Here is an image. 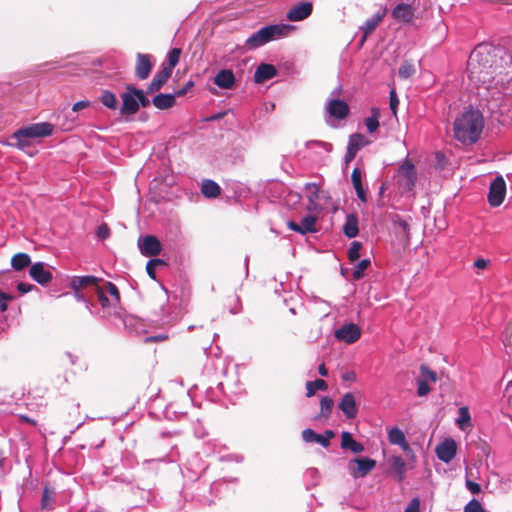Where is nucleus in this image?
I'll use <instances>...</instances> for the list:
<instances>
[{
	"mask_svg": "<svg viewBox=\"0 0 512 512\" xmlns=\"http://www.w3.org/2000/svg\"><path fill=\"white\" fill-rule=\"evenodd\" d=\"M484 127V118L478 109L469 106L456 117L453 124L455 138L465 145L478 141Z\"/></svg>",
	"mask_w": 512,
	"mask_h": 512,
	"instance_id": "1",
	"label": "nucleus"
},
{
	"mask_svg": "<svg viewBox=\"0 0 512 512\" xmlns=\"http://www.w3.org/2000/svg\"><path fill=\"white\" fill-rule=\"evenodd\" d=\"M467 71L470 81L485 85L492 78V56L486 45H478L470 54L467 62Z\"/></svg>",
	"mask_w": 512,
	"mask_h": 512,
	"instance_id": "2",
	"label": "nucleus"
},
{
	"mask_svg": "<svg viewBox=\"0 0 512 512\" xmlns=\"http://www.w3.org/2000/svg\"><path fill=\"white\" fill-rule=\"evenodd\" d=\"M292 31L293 26L289 24L267 25L250 35L245 41V46L250 50L257 49L270 41L288 36Z\"/></svg>",
	"mask_w": 512,
	"mask_h": 512,
	"instance_id": "3",
	"label": "nucleus"
},
{
	"mask_svg": "<svg viewBox=\"0 0 512 512\" xmlns=\"http://www.w3.org/2000/svg\"><path fill=\"white\" fill-rule=\"evenodd\" d=\"M95 292L104 312L116 313L120 305V293L117 286L112 282H105L102 286H96Z\"/></svg>",
	"mask_w": 512,
	"mask_h": 512,
	"instance_id": "4",
	"label": "nucleus"
},
{
	"mask_svg": "<svg viewBox=\"0 0 512 512\" xmlns=\"http://www.w3.org/2000/svg\"><path fill=\"white\" fill-rule=\"evenodd\" d=\"M54 126L48 122L34 123L15 131V137L26 136L30 139L48 137L53 133Z\"/></svg>",
	"mask_w": 512,
	"mask_h": 512,
	"instance_id": "5",
	"label": "nucleus"
},
{
	"mask_svg": "<svg viewBox=\"0 0 512 512\" xmlns=\"http://www.w3.org/2000/svg\"><path fill=\"white\" fill-rule=\"evenodd\" d=\"M417 180V175L414 165L409 162H403L398 168V184L399 187L405 191H412Z\"/></svg>",
	"mask_w": 512,
	"mask_h": 512,
	"instance_id": "6",
	"label": "nucleus"
},
{
	"mask_svg": "<svg viewBox=\"0 0 512 512\" xmlns=\"http://www.w3.org/2000/svg\"><path fill=\"white\" fill-rule=\"evenodd\" d=\"M376 466V461L368 458H354L348 462V471L353 478H363Z\"/></svg>",
	"mask_w": 512,
	"mask_h": 512,
	"instance_id": "7",
	"label": "nucleus"
},
{
	"mask_svg": "<svg viewBox=\"0 0 512 512\" xmlns=\"http://www.w3.org/2000/svg\"><path fill=\"white\" fill-rule=\"evenodd\" d=\"M506 195V183L502 176H497L490 184L488 192V203L492 207L500 206Z\"/></svg>",
	"mask_w": 512,
	"mask_h": 512,
	"instance_id": "8",
	"label": "nucleus"
},
{
	"mask_svg": "<svg viewBox=\"0 0 512 512\" xmlns=\"http://www.w3.org/2000/svg\"><path fill=\"white\" fill-rule=\"evenodd\" d=\"M334 336L346 344H353L360 338L361 330L354 323H346L335 331Z\"/></svg>",
	"mask_w": 512,
	"mask_h": 512,
	"instance_id": "9",
	"label": "nucleus"
},
{
	"mask_svg": "<svg viewBox=\"0 0 512 512\" xmlns=\"http://www.w3.org/2000/svg\"><path fill=\"white\" fill-rule=\"evenodd\" d=\"M138 245L143 255L155 257L161 253L162 245L154 235H146L139 239Z\"/></svg>",
	"mask_w": 512,
	"mask_h": 512,
	"instance_id": "10",
	"label": "nucleus"
},
{
	"mask_svg": "<svg viewBox=\"0 0 512 512\" xmlns=\"http://www.w3.org/2000/svg\"><path fill=\"white\" fill-rule=\"evenodd\" d=\"M313 11V4L310 1L301 2L293 5L287 15L286 18L291 22H298L307 19Z\"/></svg>",
	"mask_w": 512,
	"mask_h": 512,
	"instance_id": "11",
	"label": "nucleus"
},
{
	"mask_svg": "<svg viewBox=\"0 0 512 512\" xmlns=\"http://www.w3.org/2000/svg\"><path fill=\"white\" fill-rule=\"evenodd\" d=\"M435 452L439 460L449 463L456 456L457 444L453 439L448 438L437 445Z\"/></svg>",
	"mask_w": 512,
	"mask_h": 512,
	"instance_id": "12",
	"label": "nucleus"
},
{
	"mask_svg": "<svg viewBox=\"0 0 512 512\" xmlns=\"http://www.w3.org/2000/svg\"><path fill=\"white\" fill-rule=\"evenodd\" d=\"M338 407L347 419H354L358 414L356 399L351 392H347L342 396Z\"/></svg>",
	"mask_w": 512,
	"mask_h": 512,
	"instance_id": "13",
	"label": "nucleus"
},
{
	"mask_svg": "<svg viewBox=\"0 0 512 512\" xmlns=\"http://www.w3.org/2000/svg\"><path fill=\"white\" fill-rule=\"evenodd\" d=\"M30 277L40 285H46L52 280V273L46 268L45 263L36 262L29 270Z\"/></svg>",
	"mask_w": 512,
	"mask_h": 512,
	"instance_id": "14",
	"label": "nucleus"
},
{
	"mask_svg": "<svg viewBox=\"0 0 512 512\" xmlns=\"http://www.w3.org/2000/svg\"><path fill=\"white\" fill-rule=\"evenodd\" d=\"M122 106L120 112L122 115H134L139 110V103L137 97L131 90H127L121 94Z\"/></svg>",
	"mask_w": 512,
	"mask_h": 512,
	"instance_id": "15",
	"label": "nucleus"
},
{
	"mask_svg": "<svg viewBox=\"0 0 512 512\" xmlns=\"http://www.w3.org/2000/svg\"><path fill=\"white\" fill-rule=\"evenodd\" d=\"M316 217L313 215H307L301 219L300 223H296L294 221L288 222V227L295 232H298L302 235L307 233H312L316 231L315 228Z\"/></svg>",
	"mask_w": 512,
	"mask_h": 512,
	"instance_id": "16",
	"label": "nucleus"
},
{
	"mask_svg": "<svg viewBox=\"0 0 512 512\" xmlns=\"http://www.w3.org/2000/svg\"><path fill=\"white\" fill-rule=\"evenodd\" d=\"M152 69L151 56L148 54H137V62L135 67V75L140 80H145L149 77Z\"/></svg>",
	"mask_w": 512,
	"mask_h": 512,
	"instance_id": "17",
	"label": "nucleus"
},
{
	"mask_svg": "<svg viewBox=\"0 0 512 512\" xmlns=\"http://www.w3.org/2000/svg\"><path fill=\"white\" fill-rule=\"evenodd\" d=\"M326 111L331 117L344 119L349 113V106L345 101L332 99L327 102Z\"/></svg>",
	"mask_w": 512,
	"mask_h": 512,
	"instance_id": "18",
	"label": "nucleus"
},
{
	"mask_svg": "<svg viewBox=\"0 0 512 512\" xmlns=\"http://www.w3.org/2000/svg\"><path fill=\"white\" fill-rule=\"evenodd\" d=\"M362 178L363 172L361 171L360 168L355 167L351 173V182L359 201H361L362 203H366L368 200L367 190L363 186Z\"/></svg>",
	"mask_w": 512,
	"mask_h": 512,
	"instance_id": "19",
	"label": "nucleus"
},
{
	"mask_svg": "<svg viewBox=\"0 0 512 512\" xmlns=\"http://www.w3.org/2000/svg\"><path fill=\"white\" fill-rule=\"evenodd\" d=\"M171 76V67H163L153 77L152 81L147 86L146 93H153L162 88Z\"/></svg>",
	"mask_w": 512,
	"mask_h": 512,
	"instance_id": "20",
	"label": "nucleus"
},
{
	"mask_svg": "<svg viewBox=\"0 0 512 512\" xmlns=\"http://www.w3.org/2000/svg\"><path fill=\"white\" fill-rule=\"evenodd\" d=\"M304 189L308 192L307 198L309 201V209H321V204L319 203V200L321 197H324V192L320 191L319 186L315 183H306Z\"/></svg>",
	"mask_w": 512,
	"mask_h": 512,
	"instance_id": "21",
	"label": "nucleus"
},
{
	"mask_svg": "<svg viewBox=\"0 0 512 512\" xmlns=\"http://www.w3.org/2000/svg\"><path fill=\"white\" fill-rule=\"evenodd\" d=\"M234 83L235 76L230 69H222L214 77V84L221 89H231Z\"/></svg>",
	"mask_w": 512,
	"mask_h": 512,
	"instance_id": "22",
	"label": "nucleus"
},
{
	"mask_svg": "<svg viewBox=\"0 0 512 512\" xmlns=\"http://www.w3.org/2000/svg\"><path fill=\"white\" fill-rule=\"evenodd\" d=\"M276 74L277 70L274 65L262 63L257 67L255 71L254 80L256 83H263L274 78Z\"/></svg>",
	"mask_w": 512,
	"mask_h": 512,
	"instance_id": "23",
	"label": "nucleus"
},
{
	"mask_svg": "<svg viewBox=\"0 0 512 512\" xmlns=\"http://www.w3.org/2000/svg\"><path fill=\"white\" fill-rule=\"evenodd\" d=\"M391 222L395 229H399V230H397V232H398L400 238L405 242H409V240H410V224L408 223V221L405 219H402L400 217V215H398V214H393L391 216Z\"/></svg>",
	"mask_w": 512,
	"mask_h": 512,
	"instance_id": "24",
	"label": "nucleus"
},
{
	"mask_svg": "<svg viewBox=\"0 0 512 512\" xmlns=\"http://www.w3.org/2000/svg\"><path fill=\"white\" fill-rule=\"evenodd\" d=\"M388 440L391 444L399 445L403 451H410V446L406 440L405 434L397 427H393L388 431Z\"/></svg>",
	"mask_w": 512,
	"mask_h": 512,
	"instance_id": "25",
	"label": "nucleus"
},
{
	"mask_svg": "<svg viewBox=\"0 0 512 512\" xmlns=\"http://www.w3.org/2000/svg\"><path fill=\"white\" fill-rule=\"evenodd\" d=\"M394 19L403 22H410L413 17V10L409 4L400 3L392 11Z\"/></svg>",
	"mask_w": 512,
	"mask_h": 512,
	"instance_id": "26",
	"label": "nucleus"
},
{
	"mask_svg": "<svg viewBox=\"0 0 512 512\" xmlns=\"http://www.w3.org/2000/svg\"><path fill=\"white\" fill-rule=\"evenodd\" d=\"M341 447L343 449H350L353 453H361L364 451L362 443L356 441L351 433L344 431L341 434Z\"/></svg>",
	"mask_w": 512,
	"mask_h": 512,
	"instance_id": "27",
	"label": "nucleus"
},
{
	"mask_svg": "<svg viewBox=\"0 0 512 512\" xmlns=\"http://www.w3.org/2000/svg\"><path fill=\"white\" fill-rule=\"evenodd\" d=\"M73 290L81 289L86 286H98V278L91 275L86 276H73L70 282Z\"/></svg>",
	"mask_w": 512,
	"mask_h": 512,
	"instance_id": "28",
	"label": "nucleus"
},
{
	"mask_svg": "<svg viewBox=\"0 0 512 512\" xmlns=\"http://www.w3.org/2000/svg\"><path fill=\"white\" fill-rule=\"evenodd\" d=\"M358 218L355 214H348L343 225V233L348 238H354L358 235Z\"/></svg>",
	"mask_w": 512,
	"mask_h": 512,
	"instance_id": "29",
	"label": "nucleus"
},
{
	"mask_svg": "<svg viewBox=\"0 0 512 512\" xmlns=\"http://www.w3.org/2000/svg\"><path fill=\"white\" fill-rule=\"evenodd\" d=\"M152 103L160 110L169 109L175 105V94L160 93L152 99Z\"/></svg>",
	"mask_w": 512,
	"mask_h": 512,
	"instance_id": "30",
	"label": "nucleus"
},
{
	"mask_svg": "<svg viewBox=\"0 0 512 512\" xmlns=\"http://www.w3.org/2000/svg\"><path fill=\"white\" fill-rule=\"evenodd\" d=\"M201 192L206 198H216L221 193L220 186L213 180H203L201 185Z\"/></svg>",
	"mask_w": 512,
	"mask_h": 512,
	"instance_id": "31",
	"label": "nucleus"
},
{
	"mask_svg": "<svg viewBox=\"0 0 512 512\" xmlns=\"http://www.w3.org/2000/svg\"><path fill=\"white\" fill-rule=\"evenodd\" d=\"M391 472L396 475L398 481L405 478L406 463L400 456H393L391 458Z\"/></svg>",
	"mask_w": 512,
	"mask_h": 512,
	"instance_id": "32",
	"label": "nucleus"
},
{
	"mask_svg": "<svg viewBox=\"0 0 512 512\" xmlns=\"http://www.w3.org/2000/svg\"><path fill=\"white\" fill-rule=\"evenodd\" d=\"M31 263V258L27 253H17L11 259V266L16 271H21Z\"/></svg>",
	"mask_w": 512,
	"mask_h": 512,
	"instance_id": "33",
	"label": "nucleus"
},
{
	"mask_svg": "<svg viewBox=\"0 0 512 512\" xmlns=\"http://www.w3.org/2000/svg\"><path fill=\"white\" fill-rule=\"evenodd\" d=\"M382 19H383V15L379 14V13L368 18L365 21L364 25L361 27L364 37H367L369 34H371L376 29V27L380 24Z\"/></svg>",
	"mask_w": 512,
	"mask_h": 512,
	"instance_id": "34",
	"label": "nucleus"
},
{
	"mask_svg": "<svg viewBox=\"0 0 512 512\" xmlns=\"http://www.w3.org/2000/svg\"><path fill=\"white\" fill-rule=\"evenodd\" d=\"M302 438L307 443L316 442L323 446L324 448H327L326 439H323L322 434H317L314 430L310 428L304 429L302 431Z\"/></svg>",
	"mask_w": 512,
	"mask_h": 512,
	"instance_id": "35",
	"label": "nucleus"
},
{
	"mask_svg": "<svg viewBox=\"0 0 512 512\" xmlns=\"http://www.w3.org/2000/svg\"><path fill=\"white\" fill-rule=\"evenodd\" d=\"M456 423L461 430L471 426V416L468 407L462 406L459 408Z\"/></svg>",
	"mask_w": 512,
	"mask_h": 512,
	"instance_id": "36",
	"label": "nucleus"
},
{
	"mask_svg": "<svg viewBox=\"0 0 512 512\" xmlns=\"http://www.w3.org/2000/svg\"><path fill=\"white\" fill-rule=\"evenodd\" d=\"M380 110L377 107L371 109V116L365 119V126L370 133L375 132L379 127Z\"/></svg>",
	"mask_w": 512,
	"mask_h": 512,
	"instance_id": "37",
	"label": "nucleus"
},
{
	"mask_svg": "<svg viewBox=\"0 0 512 512\" xmlns=\"http://www.w3.org/2000/svg\"><path fill=\"white\" fill-rule=\"evenodd\" d=\"M333 407L334 401L330 397H322L320 401V413L318 415V418H329L332 413Z\"/></svg>",
	"mask_w": 512,
	"mask_h": 512,
	"instance_id": "38",
	"label": "nucleus"
},
{
	"mask_svg": "<svg viewBox=\"0 0 512 512\" xmlns=\"http://www.w3.org/2000/svg\"><path fill=\"white\" fill-rule=\"evenodd\" d=\"M369 142L366 140L365 136L360 133H354L350 135L348 145L355 151H359L361 148L366 146Z\"/></svg>",
	"mask_w": 512,
	"mask_h": 512,
	"instance_id": "39",
	"label": "nucleus"
},
{
	"mask_svg": "<svg viewBox=\"0 0 512 512\" xmlns=\"http://www.w3.org/2000/svg\"><path fill=\"white\" fill-rule=\"evenodd\" d=\"M327 383L322 379H316L314 381H308L306 383V396L312 397L317 390H326L327 389Z\"/></svg>",
	"mask_w": 512,
	"mask_h": 512,
	"instance_id": "40",
	"label": "nucleus"
},
{
	"mask_svg": "<svg viewBox=\"0 0 512 512\" xmlns=\"http://www.w3.org/2000/svg\"><path fill=\"white\" fill-rule=\"evenodd\" d=\"M100 99H101V103L105 107L112 109V110H115L117 108V105H118L117 98H116L115 94L112 93L111 91L104 90L101 94Z\"/></svg>",
	"mask_w": 512,
	"mask_h": 512,
	"instance_id": "41",
	"label": "nucleus"
},
{
	"mask_svg": "<svg viewBox=\"0 0 512 512\" xmlns=\"http://www.w3.org/2000/svg\"><path fill=\"white\" fill-rule=\"evenodd\" d=\"M126 89L127 90H131L132 93L137 97V101L139 103V107L142 106V107L146 108V107H148L150 105L151 102L148 99V97L146 96V92L145 91H143L142 89H138V88H136L133 85H127Z\"/></svg>",
	"mask_w": 512,
	"mask_h": 512,
	"instance_id": "42",
	"label": "nucleus"
},
{
	"mask_svg": "<svg viewBox=\"0 0 512 512\" xmlns=\"http://www.w3.org/2000/svg\"><path fill=\"white\" fill-rule=\"evenodd\" d=\"M54 495L55 493L53 490H50L48 487L44 488L41 499L42 509L51 510L53 508Z\"/></svg>",
	"mask_w": 512,
	"mask_h": 512,
	"instance_id": "43",
	"label": "nucleus"
},
{
	"mask_svg": "<svg viewBox=\"0 0 512 512\" xmlns=\"http://www.w3.org/2000/svg\"><path fill=\"white\" fill-rule=\"evenodd\" d=\"M415 71V66L411 62L404 61L399 67L398 75L402 79H408L415 73Z\"/></svg>",
	"mask_w": 512,
	"mask_h": 512,
	"instance_id": "44",
	"label": "nucleus"
},
{
	"mask_svg": "<svg viewBox=\"0 0 512 512\" xmlns=\"http://www.w3.org/2000/svg\"><path fill=\"white\" fill-rule=\"evenodd\" d=\"M418 379L429 383H435L437 381V374L429 369L428 366L422 364L420 366V376Z\"/></svg>",
	"mask_w": 512,
	"mask_h": 512,
	"instance_id": "45",
	"label": "nucleus"
},
{
	"mask_svg": "<svg viewBox=\"0 0 512 512\" xmlns=\"http://www.w3.org/2000/svg\"><path fill=\"white\" fill-rule=\"evenodd\" d=\"M370 260L369 259H363L361 260L357 265H356V268L354 269V271L352 272V277L354 280H360L364 277V272L365 270L369 267L370 265Z\"/></svg>",
	"mask_w": 512,
	"mask_h": 512,
	"instance_id": "46",
	"label": "nucleus"
},
{
	"mask_svg": "<svg viewBox=\"0 0 512 512\" xmlns=\"http://www.w3.org/2000/svg\"><path fill=\"white\" fill-rule=\"evenodd\" d=\"M361 248L362 244L360 242L354 241L351 243L348 250V258L351 262H355L359 259Z\"/></svg>",
	"mask_w": 512,
	"mask_h": 512,
	"instance_id": "47",
	"label": "nucleus"
},
{
	"mask_svg": "<svg viewBox=\"0 0 512 512\" xmlns=\"http://www.w3.org/2000/svg\"><path fill=\"white\" fill-rule=\"evenodd\" d=\"M180 49L173 48L168 52L167 59L169 62V66L171 67V70L178 64L179 58H180Z\"/></svg>",
	"mask_w": 512,
	"mask_h": 512,
	"instance_id": "48",
	"label": "nucleus"
},
{
	"mask_svg": "<svg viewBox=\"0 0 512 512\" xmlns=\"http://www.w3.org/2000/svg\"><path fill=\"white\" fill-rule=\"evenodd\" d=\"M11 139L15 142L12 143L13 146L17 147L18 149L24 150L25 148L30 146V141L28 137H15V132L12 134Z\"/></svg>",
	"mask_w": 512,
	"mask_h": 512,
	"instance_id": "49",
	"label": "nucleus"
},
{
	"mask_svg": "<svg viewBox=\"0 0 512 512\" xmlns=\"http://www.w3.org/2000/svg\"><path fill=\"white\" fill-rule=\"evenodd\" d=\"M431 388L429 386V382L417 379V395L419 397H424L429 394Z\"/></svg>",
	"mask_w": 512,
	"mask_h": 512,
	"instance_id": "50",
	"label": "nucleus"
},
{
	"mask_svg": "<svg viewBox=\"0 0 512 512\" xmlns=\"http://www.w3.org/2000/svg\"><path fill=\"white\" fill-rule=\"evenodd\" d=\"M389 105H390V109H391L393 115L396 116L397 108L399 105V99H398L396 91L394 89H392L389 94Z\"/></svg>",
	"mask_w": 512,
	"mask_h": 512,
	"instance_id": "51",
	"label": "nucleus"
},
{
	"mask_svg": "<svg viewBox=\"0 0 512 512\" xmlns=\"http://www.w3.org/2000/svg\"><path fill=\"white\" fill-rule=\"evenodd\" d=\"M464 512H485L480 502L472 499L464 508Z\"/></svg>",
	"mask_w": 512,
	"mask_h": 512,
	"instance_id": "52",
	"label": "nucleus"
},
{
	"mask_svg": "<svg viewBox=\"0 0 512 512\" xmlns=\"http://www.w3.org/2000/svg\"><path fill=\"white\" fill-rule=\"evenodd\" d=\"M96 235L99 239H102V240L108 238L110 235V229H109L108 225L103 223L100 226H98Z\"/></svg>",
	"mask_w": 512,
	"mask_h": 512,
	"instance_id": "53",
	"label": "nucleus"
},
{
	"mask_svg": "<svg viewBox=\"0 0 512 512\" xmlns=\"http://www.w3.org/2000/svg\"><path fill=\"white\" fill-rule=\"evenodd\" d=\"M404 512H420V500L418 497L413 498L407 507L405 508Z\"/></svg>",
	"mask_w": 512,
	"mask_h": 512,
	"instance_id": "54",
	"label": "nucleus"
},
{
	"mask_svg": "<svg viewBox=\"0 0 512 512\" xmlns=\"http://www.w3.org/2000/svg\"><path fill=\"white\" fill-rule=\"evenodd\" d=\"M74 296L78 302H83L86 308L92 313L93 305L85 298V296L80 292V289L73 290Z\"/></svg>",
	"mask_w": 512,
	"mask_h": 512,
	"instance_id": "55",
	"label": "nucleus"
},
{
	"mask_svg": "<svg viewBox=\"0 0 512 512\" xmlns=\"http://www.w3.org/2000/svg\"><path fill=\"white\" fill-rule=\"evenodd\" d=\"M466 488L472 493V494H479L481 492V486L471 480H466Z\"/></svg>",
	"mask_w": 512,
	"mask_h": 512,
	"instance_id": "56",
	"label": "nucleus"
},
{
	"mask_svg": "<svg viewBox=\"0 0 512 512\" xmlns=\"http://www.w3.org/2000/svg\"><path fill=\"white\" fill-rule=\"evenodd\" d=\"M33 288H35L34 285L32 284H29V283H23V282H20L18 283L17 285V289L20 293L22 294H25V293H28L29 291H31Z\"/></svg>",
	"mask_w": 512,
	"mask_h": 512,
	"instance_id": "57",
	"label": "nucleus"
},
{
	"mask_svg": "<svg viewBox=\"0 0 512 512\" xmlns=\"http://www.w3.org/2000/svg\"><path fill=\"white\" fill-rule=\"evenodd\" d=\"M90 105V102L87 100H81L73 104L72 112H78L81 109H84Z\"/></svg>",
	"mask_w": 512,
	"mask_h": 512,
	"instance_id": "58",
	"label": "nucleus"
},
{
	"mask_svg": "<svg viewBox=\"0 0 512 512\" xmlns=\"http://www.w3.org/2000/svg\"><path fill=\"white\" fill-rule=\"evenodd\" d=\"M490 261L484 258H478L474 261V267L477 269H485L489 265Z\"/></svg>",
	"mask_w": 512,
	"mask_h": 512,
	"instance_id": "59",
	"label": "nucleus"
},
{
	"mask_svg": "<svg viewBox=\"0 0 512 512\" xmlns=\"http://www.w3.org/2000/svg\"><path fill=\"white\" fill-rule=\"evenodd\" d=\"M357 154V151L353 150L349 146H347L346 153L344 156V160L346 163L351 162Z\"/></svg>",
	"mask_w": 512,
	"mask_h": 512,
	"instance_id": "60",
	"label": "nucleus"
},
{
	"mask_svg": "<svg viewBox=\"0 0 512 512\" xmlns=\"http://www.w3.org/2000/svg\"><path fill=\"white\" fill-rule=\"evenodd\" d=\"M60 125L63 130L70 131L76 126V118H73L72 120H69L67 122H63Z\"/></svg>",
	"mask_w": 512,
	"mask_h": 512,
	"instance_id": "61",
	"label": "nucleus"
},
{
	"mask_svg": "<svg viewBox=\"0 0 512 512\" xmlns=\"http://www.w3.org/2000/svg\"><path fill=\"white\" fill-rule=\"evenodd\" d=\"M146 271H147V274L152 278V279H155L156 278V267H154L153 265H150L149 262H147L146 264Z\"/></svg>",
	"mask_w": 512,
	"mask_h": 512,
	"instance_id": "62",
	"label": "nucleus"
},
{
	"mask_svg": "<svg viewBox=\"0 0 512 512\" xmlns=\"http://www.w3.org/2000/svg\"><path fill=\"white\" fill-rule=\"evenodd\" d=\"M166 461V458L163 457V458H158V459H150V460H145L143 462V465L146 467V468H150V465L152 464H155V463H159V462H165Z\"/></svg>",
	"mask_w": 512,
	"mask_h": 512,
	"instance_id": "63",
	"label": "nucleus"
},
{
	"mask_svg": "<svg viewBox=\"0 0 512 512\" xmlns=\"http://www.w3.org/2000/svg\"><path fill=\"white\" fill-rule=\"evenodd\" d=\"M323 439H326L327 447L330 445V440L334 437V432L332 430H326L323 434Z\"/></svg>",
	"mask_w": 512,
	"mask_h": 512,
	"instance_id": "64",
	"label": "nucleus"
}]
</instances>
